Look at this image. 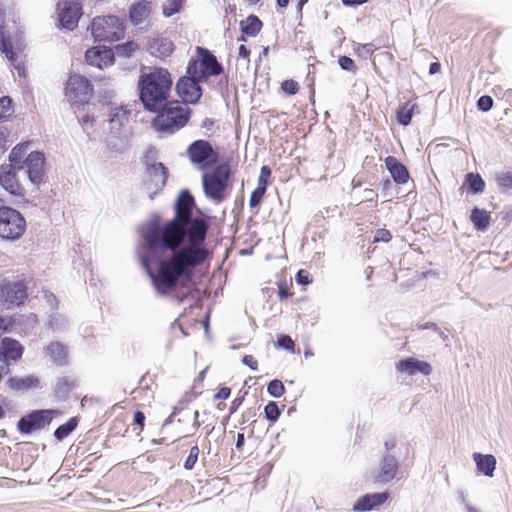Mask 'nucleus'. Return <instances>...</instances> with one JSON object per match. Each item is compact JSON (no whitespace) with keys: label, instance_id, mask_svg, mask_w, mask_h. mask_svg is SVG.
<instances>
[{"label":"nucleus","instance_id":"52","mask_svg":"<svg viewBox=\"0 0 512 512\" xmlns=\"http://www.w3.org/2000/svg\"><path fill=\"white\" fill-rule=\"evenodd\" d=\"M278 345L285 350H293L294 342L288 335H282L278 338Z\"/></svg>","mask_w":512,"mask_h":512},{"label":"nucleus","instance_id":"63","mask_svg":"<svg viewBox=\"0 0 512 512\" xmlns=\"http://www.w3.org/2000/svg\"><path fill=\"white\" fill-rule=\"evenodd\" d=\"M5 143H6V135H5L4 131H2L0 129V149L4 148Z\"/></svg>","mask_w":512,"mask_h":512},{"label":"nucleus","instance_id":"21","mask_svg":"<svg viewBox=\"0 0 512 512\" xmlns=\"http://www.w3.org/2000/svg\"><path fill=\"white\" fill-rule=\"evenodd\" d=\"M131 110L127 106H112L109 112V125L113 132H118L129 120Z\"/></svg>","mask_w":512,"mask_h":512},{"label":"nucleus","instance_id":"20","mask_svg":"<svg viewBox=\"0 0 512 512\" xmlns=\"http://www.w3.org/2000/svg\"><path fill=\"white\" fill-rule=\"evenodd\" d=\"M197 52L200 57V65L205 77L221 74L223 70L222 66L213 54L202 47H197Z\"/></svg>","mask_w":512,"mask_h":512},{"label":"nucleus","instance_id":"32","mask_svg":"<svg viewBox=\"0 0 512 512\" xmlns=\"http://www.w3.org/2000/svg\"><path fill=\"white\" fill-rule=\"evenodd\" d=\"M184 77H191L195 80L201 81L205 78L199 61L195 58H191L186 68V75Z\"/></svg>","mask_w":512,"mask_h":512},{"label":"nucleus","instance_id":"6","mask_svg":"<svg viewBox=\"0 0 512 512\" xmlns=\"http://www.w3.org/2000/svg\"><path fill=\"white\" fill-rule=\"evenodd\" d=\"M190 161L199 169L206 170L218 161V154L206 140H196L187 149Z\"/></svg>","mask_w":512,"mask_h":512},{"label":"nucleus","instance_id":"33","mask_svg":"<svg viewBox=\"0 0 512 512\" xmlns=\"http://www.w3.org/2000/svg\"><path fill=\"white\" fill-rule=\"evenodd\" d=\"M469 189L473 193H481L485 188V183L479 174L468 173L466 176Z\"/></svg>","mask_w":512,"mask_h":512},{"label":"nucleus","instance_id":"29","mask_svg":"<svg viewBox=\"0 0 512 512\" xmlns=\"http://www.w3.org/2000/svg\"><path fill=\"white\" fill-rule=\"evenodd\" d=\"M37 384L38 380L32 376H28L25 378L13 377L8 380L9 387L17 391L35 387L37 386Z\"/></svg>","mask_w":512,"mask_h":512},{"label":"nucleus","instance_id":"61","mask_svg":"<svg viewBox=\"0 0 512 512\" xmlns=\"http://www.w3.org/2000/svg\"><path fill=\"white\" fill-rule=\"evenodd\" d=\"M367 0H342V3L345 6H355V5H361L366 3Z\"/></svg>","mask_w":512,"mask_h":512},{"label":"nucleus","instance_id":"14","mask_svg":"<svg viewBox=\"0 0 512 512\" xmlns=\"http://www.w3.org/2000/svg\"><path fill=\"white\" fill-rule=\"evenodd\" d=\"M0 185L11 195H22L23 188L16 176V167L14 165L3 164L0 166Z\"/></svg>","mask_w":512,"mask_h":512},{"label":"nucleus","instance_id":"55","mask_svg":"<svg viewBox=\"0 0 512 512\" xmlns=\"http://www.w3.org/2000/svg\"><path fill=\"white\" fill-rule=\"evenodd\" d=\"M145 422V415L141 411H136L134 414V424L139 426L140 431L143 429Z\"/></svg>","mask_w":512,"mask_h":512},{"label":"nucleus","instance_id":"15","mask_svg":"<svg viewBox=\"0 0 512 512\" xmlns=\"http://www.w3.org/2000/svg\"><path fill=\"white\" fill-rule=\"evenodd\" d=\"M44 155L40 152H31L25 159L26 173L30 181L39 184L44 174Z\"/></svg>","mask_w":512,"mask_h":512},{"label":"nucleus","instance_id":"39","mask_svg":"<svg viewBox=\"0 0 512 512\" xmlns=\"http://www.w3.org/2000/svg\"><path fill=\"white\" fill-rule=\"evenodd\" d=\"M267 392L272 397L279 398L285 393V387L280 380L274 379L269 382V384L267 386Z\"/></svg>","mask_w":512,"mask_h":512},{"label":"nucleus","instance_id":"48","mask_svg":"<svg viewBox=\"0 0 512 512\" xmlns=\"http://www.w3.org/2000/svg\"><path fill=\"white\" fill-rule=\"evenodd\" d=\"M265 192L266 191L262 190V188H256L252 192L250 199H249V205L251 208H255L260 204Z\"/></svg>","mask_w":512,"mask_h":512},{"label":"nucleus","instance_id":"12","mask_svg":"<svg viewBox=\"0 0 512 512\" xmlns=\"http://www.w3.org/2000/svg\"><path fill=\"white\" fill-rule=\"evenodd\" d=\"M1 291L5 302L9 305H20L27 298V287L21 280L4 281Z\"/></svg>","mask_w":512,"mask_h":512},{"label":"nucleus","instance_id":"64","mask_svg":"<svg viewBox=\"0 0 512 512\" xmlns=\"http://www.w3.org/2000/svg\"><path fill=\"white\" fill-rule=\"evenodd\" d=\"M178 413V409L177 408H174V411L173 413L165 420L164 422V425H168L170 423H172L173 421V417Z\"/></svg>","mask_w":512,"mask_h":512},{"label":"nucleus","instance_id":"11","mask_svg":"<svg viewBox=\"0 0 512 512\" xmlns=\"http://www.w3.org/2000/svg\"><path fill=\"white\" fill-rule=\"evenodd\" d=\"M176 92L183 104H195L202 96L200 81L191 77H182L176 84Z\"/></svg>","mask_w":512,"mask_h":512},{"label":"nucleus","instance_id":"46","mask_svg":"<svg viewBox=\"0 0 512 512\" xmlns=\"http://www.w3.org/2000/svg\"><path fill=\"white\" fill-rule=\"evenodd\" d=\"M11 110V99L7 96L0 98V120L8 117Z\"/></svg>","mask_w":512,"mask_h":512},{"label":"nucleus","instance_id":"51","mask_svg":"<svg viewBox=\"0 0 512 512\" xmlns=\"http://www.w3.org/2000/svg\"><path fill=\"white\" fill-rule=\"evenodd\" d=\"M391 237L390 231L386 229H378L374 236V242H389Z\"/></svg>","mask_w":512,"mask_h":512},{"label":"nucleus","instance_id":"27","mask_svg":"<svg viewBox=\"0 0 512 512\" xmlns=\"http://www.w3.org/2000/svg\"><path fill=\"white\" fill-rule=\"evenodd\" d=\"M261 27L262 22L255 15H250L240 22L241 32L247 36H256L260 32Z\"/></svg>","mask_w":512,"mask_h":512},{"label":"nucleus","instance_id":"7","mask_svg":"<svg viewBox=\"0 0 512 512\" xmlns=\"http://www.w3.org/2000/svg\"><path fill=\"white\" fill-rule=\"evenodd\" d=\"M146 173L148 180L145 183V189L150 199L161 192L166 185L168 178V169L161 163L146 156Z\"/></svg>","mask_w":512,"mask_h":512},{"label":"nucleus","instance_id":"24","mask_svg":"<svg viewBox=\"0 0 512 512\" xmlns=\"http://www.w3.org/2000/svg\"><path fill=\"white\" fill-rule=\"evenodd\" d=\"M46 356L59 366L67 364L68 351L65 345L60 342H52L45 349Z\"/></svg>","mask_w":512,"mask_h":512},{"label":"nucleus","instance_id":"43","mask_svg":"<svg viewBox=\"0 0 512 512\" xmlns=\"http://www.w3.org/2000/svg\"><path fill=\"white\" fill-rule=\"evenodd\" d=\"M48 325L53 330H60L65 327V319L59 313H52L49 316Z\"/></svg>","mask_w":512,"mask_h":512},{"label":"nucleus","instance_id":"58","mask_svg":"<svg viewBox=\"0 0 512 512\" xmlns=\"http://www.w3.org/2000/svg\"><path fill=\"white\" fill-rule=\"evenodd\" d=\"M10 325V320L4 317H0V335L5 333L8 330V326Z\"/></svg>","mask_w":512,"mask_h":512},{"label":"nucleus","instance_id":"10","mask_svg":"<svg viewBox=\"0 0 512 512\" xmlns=\"http://www.w3.org/2000/svg\"><path fill=\"white\" fill-rule=\"evenodd\" d=\"M82 8L79 0H61L57 4L58 18L61 26L67 30H74L77 25Z\"/></svg>","mask_w":512,"mask_h":512},{"label":"nucleus","instance_id":"19","mask_svg":"<svg viewBox=\"0 0 512 512\" xmlns=\"http://www.w3.org/2000/svg\"><path fill=\"white\" fill-rule=\"evenodd\" d=\"M387 499L388 494L386 492L368 493L358 498V500L353 505V510L356 512L370 511L384 504Z\"/></svg>","mask_w":512,"mask_h":512},{"label":"nucleus","instance_id":"41","mask_svg":"<svg viewBox=\"0 0 512 512\" xmlns=\"http://www.w3.org/2000/svg\"><path fill=\"white\" fill-rule=\"evenodd\" d=\"M106 147L108 151L113 154H120L123 153L125 150L124 142L115 137H111L107 140Z\"/></svg>","mask_w":512,"mask_h":512},{"label":"nucleus","instance_id":"1","mask_svg":"<svg viewBox=\"0 0 512 512\" xmlns=\"http://www.w3.org/2000/svg\"><path fill=\"white\" fill-rule=\"evenodd\" d=\"M195 206L193 196L183 190L175 201L174 217L163 224L150 223L142 232L139 257L160 295L190 280L195 268L210 256L205 245L209 223L203 216H193Z\"/></svg>","mask_w":512,"mask_h":512},{"label":"nucleus","instance_id":"25","mask_svg":"<svg viewBox=\"0 0 512 512\" xmlns=\"http://www.w3.org/2000/svg\"><path fill=\"white\" fill-rule=\"evenodd\" d=\"M150 3L143 1L131 6L129 11L130 20L134 25L142 24L150 15Z\"/></svg>","mask_w":512,"mask_h":512},{"label":"nucleus","instance_id":"3","mask_svg":"<svg viewBox=\"0 0 512 512\" xmlns=\"http://www.w3.org/2000/svg\"><path fill=\"white\" fill-rule=\"evenodd\" d=\"M158 111L152 126L156 131L164 134L175 133L183 128L190 118V109L179 101L167 102Z\"/></svg>","mask_w":512,"mask_h":512},{"label":"nucleus","instance_id":"42","mask_svg":"<svg viewBox=\"0 0 512 512\" xmlns=\"http://www.w3.org/2000/svg\"><path fill=\"white\" fill-rule=\"evenodd\" d=\"M417 328L419 330H426V329H429V330H432L435 334H437L443 341H447L448 340V335L443 331L441 330V328L436 324V323H433V322H426L424 324H418L417 325Z\"/></svg>","mask_w":512,"mask_h":512},{"label":"nucleus","instance_id":"9","mask_svg":"<svg viewBox=\"0 0 512 512\" xmlns=\"http://www.w3.org/2000/svg\"><path fill=\"white\" fill-rule=\"evenodd\" d=\"M92 90V85L86 77L75 74L68 79L65 95L72 102L83 103L89 99Z\"/></svg>","mask_w":512,"mask_h":512},{"label":"nucleus","instance_id":"26","mask_svg":"<svg viewBox=\"0 0 512 512\" xmlns=\"http://www.w3.org/2000/svg\"><path fill=\"white\" fill-rule=\"evenodd\" d=\"M0 349L3 351L7 359L14 361L20 359L23 353L21 344L18 341L10 338L2 339Z\"/></svg>","mask_w":512,"mask_h":512},{"label":"nucleus","instance_id":"16","mask_svg":"<svg viewBox=\"0 0 512 512\" xmlns=\"http://www.w3.org/2000/svg\"><path fill=\"white\" fill-rule=\"evenodd\" d=\"M398 469V463L394 456L386 454L379 464V469L373 477L376 482L388 483L395 478Z\"/></svg>","mask_w":512,"mask_h":512},{"label":"nucleus","instance_id":"31","mask_svg":"<svg viewBox=\"0 0 512 512\" xmlns=\"http://www.w3.org/2000/svg\"><path fill=\"white\" fill-rule=\"evenodd\" d=\"M414 104L405 103L397 112V121L403 126L410 124L413 117Z\"/></svg>","mask_w":512,"mask_h":512},{"label":"nucleus","instance_id":"57","mask_svg":"<svg viewBox=\"0 0 512 512\" xmlns=\"http://www.w3.org/2000/svg\"><path fill=\"white\" fill-rule=\"evenodd\" d=\"M7 357L4 355L3 351L0 349V374L8 369Z\"/></svg>","mask_w":512,"mask_h":512},{"label":"nucleus","instance_id":"53","mask_svg":"<svg viewBox=\"0 0 512 512\" xmlns=\"http://www.w3.org/2000/svg\"><path fill=\"white\" fill-rule=\"evenodd\" d=\"M242 363L253 371L258 368V362L252 355H245L242 359Z\"/></svg>","mask_w":512,"mask_h":512},{"label":"nucleus","instance_id":"18","mask_svg":"<svg viewBox=\"0 0 512 512\" xmlns=\"http://www.w3.org/2000/svg\"><path fill=\"white\" fill-rule=\"evenodd\" d=\"M396 369L400 373H406L413 376L417 373L429 375L432 372V367L428 362L417 360L415 358H407L399 361L396 364Z\"/></svg>","mask_w":512,"mask_h":512},{"label":"nucleus","instance_id":"49","mask_svg":"<svg viewBox=\"0 0 512 512\" xmlns=\"http://www.w3.org/2000/svg\"><path fill=\"white\" fill-rule=\"evenodd\" d=\"M493 106V99L488 95L481 96L477 101V107L479 110L487 112Z\"/></svg>","mask_w":512,"mask_h":512},{"label":"nucleus","instance_id":"44","mask_svg":"<svg viewBox=\"0 0 512 512\" xmlns=\"http://www.w3.org/2000/svg\"><path fill=\"white\" fill-rule=\"evenodd\" d=\"M270 176H271V169L268 166H262V168L260 170V175L258 177L257 188H262V190L266 191Z\"/></svg>","mask_w":512,"mask_h":512},{"label":"nucleus","instance_id":"28","mask_svg":"<svg viewBox=\"0 0 512 512\" xmlns=\"http://www.w3.org/2000/svg\"><path fill=\"white\" fill-rule=\"evenodd\" d=\"M470 218L476 229L485 231L488 228L490 215L486 210L475 207Z\"/></svg>","mask_w":512,"mask_h":512},{"label":"nucleus","instance_id":"30","mask_svg":"<svg viewBox=\"0 0 512 512\" xmlns=\"http://www.w3.org/2000/svg\"><path fill=\"white\" fill-rule=\"evenodd\" d=\"M78 418L72 417L65 424L60 425L55 431L54 436L57 440L62 441L69 436L78 426Z\"/></svg>","mask_w":512,"mask_h":512},{"label":"nucleus","instance_id":"17","mask_svg":"<svg viewBox=\"0 0 512 512\" xmlns=\"http://www.w3.org/2000/svg\"><path fill=\"white\" fill-rule=\"evenodd\" d=\"M174 49V43L164 36L153 37L148 42V50L150 54L160 59L169 57L173 53Z\"/></svg>","mask_w":512,"mask_h":512},{"label":"nucleus","instance_id":"23","mask_svg":"<svg viewBox=\"0 0 512 512\" xmlns=\"http://www.w3.org/2000/svg\"><path fill=\"white\" fill-rule=\"evenodd\" d=\"M473 460L477 470L485 476L492 477L496 468V458L491 454L474 453Z\"/></svg>","mask_w":512,"mask_h":512},{"label":"nucleus","instance_id":"22","mask_svg":"<svg viewBox=\"0 0 512 512\" xmlns=\"http://www.w3.org/2000/svg\"><path fill=\"white\" fill-rule=\"evenodd\" d=\"M385 164L393 180L399 184H405L409 179L407 168L402 165L395 157L389 156L385 159Z\"/></svg>","mask_w":512,"mask_h":512},{"label":"nucleus","instance_id":"47","mask_svg":"<svg viewBox=\"0 0 512 512\" xmlns=\"http://www.w3.org/2000/svg\"><path fill=\"white\" fill-rule=\"evenodd\" d=\"M338 64L345 71L355 72L357 69L354 61L348 56H340Z\"/></svg>","mask_w":512,"mask_h":512},{"label":"nucleus","instance_id":"45","mask_svg":"<svg viewBox=\"0 0 512 512\" xmlns=\"http://www.w3.org/2000/svg\"><path fill=\"white\" fill-rule=\"evenodd\" d=\"M199 456V448L197 445L191 447L189 455L184 463V468L191 470L194 468Z\"/></svg>","mask_w":512,"mask_h":512},{"label":"nucleus","instance_id":"62","mask_svg":"<svg viewBox=\"0 0 512 512\" xmlns=\"http://www.w3.org/2000/svg\"><path fill=\"white\" fill-rule=\"evenodd\" d=\"M244 441H245V439H244V435H243V434H241V433H239V434L237 435L236 447H237V448H241V447L243 446V444H244Z\"/></svg>","mask_w":512,"mask_h":512},{"label":"nucleus","instance_id":"56","mask_svg":"<svg viewBox=\"0 0 512 512\" xmlns=\"http://www.w3.org/2000/svg\"><path fill=\"white\" fill-rule=\"evenodd\" d=\"M231 390L228 387H222L215 394L216 399H227L230 396Z\"/></svg>","mask_w":512,"mask_h":512},{"label":"nucleus","instance_id":"50","mask_svg":"<svg viewBox=\"0 0 512 512\" xmlns=\"http://www.w3.org/2000/svg\"><path fill=\"white\" fill-rule=\"evenodd\" d=\"M281 88L285 93L289 95H294L298 92L299 85L294 80H285L284 82H282Z\"/></svg>","mask_w":512,"mask_h":512},{"label":"nucleus","instance_id":"37","mask_svg":"<svg viewBox=\"0 0 512 512\" xmlns=\"http://www.w3.org/2000/svg\"><path fill=\"white\" fill-rule=\"evenodd\" d=\"M495 180L498 186L502 189L512 190V171L497 172L495 175Z\"/></svg>","mask_w":512,"mask_h":512},{"label":"nucleus","instance_id":"5","mask_svg":"<svg viewBox=\"0 0 512 512\" xmlns=\"http://www.w3.org/2000/svg\"><path fill=\"white\" fill-rule=\"evenodd\" d=\"M90 27L96 41H119L125 35V19L114 15L95 17Z\"/></svg>","mask_w":512,"mask_h":512},{"label":"nucleus","instance_id":"35","mask_svg":"<svg viewBox=\"0 0 512 512\" xmlns=\"http://www.w3.org/2000/svg\"><path fill=\"white\" fill-rule=\"evenodd\" d=\"M26 151L27 145H17L14 147L9 155L10 164L14 165L15 167L20 165L23 162Z\"/></svg>","mask_w":512,"mask_h":512},{"label":"nucleus","instance_id":"36","mask_svg":"<svg viewBox=\"0 0 512 512\" xmlns=\"http://www.w3.org/2000/svg\"><path fill=\"white\" fill-rule=\"evenodd\" d=\"M74 387V381L69 377L60 378L56 384L55 392L59 397L66 396Z\"/></svg>","mask_w":512,"mask_h":512},{"label":"nucleus","instance_id":"2","mask_svg":"<svg viewBox=\"0 0 512 512\" xmlns=\"http://www.w3.org/2000/svg\"><path fill=\"white\" fill-rule=\"evenodd\" d=\"M172 83L171 74L165 68H155L149 73H142L138 89L144 108L152 112L162 108L169 98Z\"/></svg>","mask_w":512,"mask_h":512},{"label":"nucleus","instance_id":"34","mask_svg":"<svg viewBox=\"0 0 512 512\" xmlns=\"http://www.w3.org/2000/svg\"><path fill=\"white\" fill-rule=\"evenodd\" d=\"M138 49H139L138 44L130 41V42L119 44V45L115 46V53L121 57H131L135 53V51Z\"/></svg>","mask_w":512,"mask_h":512},{"label":"nucleus","instance_id":"59","mask_svg":"<svg viewBox=\"0 0 512 512\" xmlns=\"http://www.w3.org/2000/svg\"><path fill=\"white\" fill-rule=\"evenodd\" d=\"M238 55H239V57L249 59L250 50L245 45L242 44V45H240V47L238 49Z\"/></svg>","mask_w":512,"mask_h":512},{"label":"nucleus","instance_id":"60","mask_svg":"<svg viewBox=\"0 0 512 512\" xmlns=\"http://www.w3.org/2000/svg\"><path fill=\"white\" fill-rule=\"evenodd\" d=\"M440 70H441V65H440V63H438V62H433V63H431V64H430V67H429V73H430L431 75H434V74L439 73V72H440Z\"/></svg>","mask_w":512,"mask_h":512},{"label":"nucleus","instance_id":"13","mask_svg":"<svg viewBox=\"0 0 512 512\" xmlns=\"http://www.w3.org/2000/svg\"><path fill=\"white\" fill-rule=\"evenodd\" d=\"M114 55L112 49L105 46H96L86 51L85 59L89 65L103 69L113 64Z\"/></svg>","mask_w":512,"mask_h":512},{"label":"nucleus","instance_id":"38","mask_svg":"<svg viewBox=\"0 0 512 512\" xmlns=\"http://www.w3.org/2000/svg\"><path fill=\"white\" fill-rule=\"evenodd\" d=\"M182 6V0H166L162 6L165 17H170L179 12Z\"/></svg>","mask_w":512,"mask_h":512},{"label":"nucleus","instance_id":"54","mask_svg":"<svg viewBox=\"0 0 512 512\" xmlns=\"http://www.w3.org/2000/svg\"><path fill=\"white\" fill-rule=\"evenodd\" d=\"M296 281L301 285H307L311 282L309 273L304 270H299L296 274Z\"/></svg>","mask_w":512,"mask_h":512},{"label":"nucleus","instance_id":"40","mask_svg":"<svg viewBox=\"0 0 512 512\" xmlns=\"http://www.w3.org/2000/svg\"><path fill=\"white\" fill-rule=\"evenodd\" d=\"M264 413L266 419H268L271 422H275L278 420L280 416V409L277 405V403L270 401L264 408Z\"/></svg>","mask_w":512,"mask_h":512},{"label":"nucleus","instance_id":"8","mask_svg":"<svg viewBox=\"0 0 512 512\" xmlns=\"http://www.w3.org/2000/svg\"><path fill=\"white\" fill-rule=\"evenodd\" d=\"M58 414L59 411L54 409L34 410L18 421L17 428L20 433L29 434L50 424L54 415Z\"/></svg>","mask_w":512,"mask_h":512},{"label":"nucleus","instance_id":"4","mask_svg":"<svg viewBox=\"0 0 512 512\" xmlns=\"http://www.w3.org/2000/svg\"><path fill=\"white\" fill-rule=\"evenodd\" d=\"M230 175L231 170L228 163H222L212 172L204 173L202 185L205 196L216 204L225 201L229 196Z\"/></svg>","mask_w":512,"mask_h":512}]
</instances>
